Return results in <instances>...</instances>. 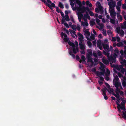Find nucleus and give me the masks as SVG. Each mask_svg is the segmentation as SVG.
<instances>
[{
    "label": "nucleus",
    "mask_w": 126,
    "mask_h": 126,
    "mask_svg": "<svg viewBox=\"0 0 126 126\" xmlns=\"http://www.w3.org/2000/svg\"><path fill=\"white\" fill-rule=\"evenodd\" d=\"M96 5L100 9L101 11L100 14H102L103 12V8L101 6L100 3L99 2H97L96 4Z\"/></svg>",
    "instance_id": "obj_11"
},
{
    "label": "nucleus",
    "mask_w": 126,
    "mask_h": 126,
    "mask_svg": "<svg viewBox=\"0 0 126 126\" xmlns=\"http://www.w3.org/2000/svg\"><path fill=\"white\" fill-rule=\"evenodd\" d=\"M99 26V30H101L103 29V28L104 27V25L103 24L101 23H99L98 24Z\"/></svg>",
    "instance_id": "obj_32"
},
{
    "label": "nucleus",
    "mask_w": 126,
    "mask_h": 126,
    "mask_svg": "<svg viewBox=\"0 0 126 126\" xmlns=\"http://www.w3.org/2000/svg\"><path fill=\"white\" fill-rule=\"evenodd\" d=\"M123 117L125 119H126V114L123 112V114L122 115Z\"/></svg>",
    "instance_id": "obj_53"
},
{
    "label": "nucleus",
    "mask_w": 126,
    "mask_h": 126,
    "mask_svg": "<svg viewBox=\"0 0 126 126\" xmlns=\"http://www.w3.org/2000/svg\"><path fill=\"white\" fill-rule=\"evenodd\" d=\"M120 52L121 55H124V54L126 55V49H125L124 51L123 50H121Z\"/></svg>",
    "instance_id": "obj_34"
},
{
    "label": "nucleus",
    "mask_w": 126,
    "mask_h": 126,
    "mask_svg": "<svg viewBox=\"0 0 126 126\" xmlns=\"http://www.w3.org/2000/svg\"><path fill=\"white\" fill-rule=\"evenodd\" d=\"M59 6L60 7L62 8H63V4L61 2H60L59 3Z\"/></svg>",
    "instance_id": "obj_45"
},
{
    "label": "nucleus",
    "mask_w": 126,
    "mask_h": 126,
    "mask_svg": "<svg viewBox=\"0 0 126 126\" xmlns=\"http://www.w3.org/2000/svg\"><path fill=\"white\" fill-rule=\"evenodd\" d=\"M95 20L96 22L98 24L100 23V20L98 18H96Z\"/></svg>",
    "instance_id": "obj_48"
},
{
    "label": "nucleus",
    "mask_w": 126,
    "mask_h": 126,
    "mask_svg": "<svg viewBox=\"0 0 126 126\" xmlns=\"http://www.w3.org/2000/svg\"><path fill=\"white\" fill-rule=\"evenodd\" d=\"M116 31L118 34H120V35L122 36H123L125 33L124 31L122 30H120L119 27L117 28Z\"/></svg>",
    "instance_id": "obj_9"
},
{
    "label": "nucleus",
    "mask_w": 126,
    "mask_h": 126,
    "mask_svg": "<svg viewBox=\"0 0 126 126\" xmlns=\"http://www.w3.org/2000/svg\"><path fill=\"white\" fill-rule=\"evenodd\" d=\"M102 61L103 62L106 64H109L108 61L106 59L105 57H103L102 59Z\"/></svg>",
    "instance_id": "obj_25"
},
{
    "label": "nucleus",
    "mask_w": 126,
    "mask_h": 126,
    "mask_svg": "<svg viewBox=\"0 0 126 126\" xmlns=\"http://www.w3.org/2000/svg\"><path fill=\"white\" fill-rule=\"evenodd\" d=\"M104 49L106 50H107L108 51H110L109 49V46L108 44H102Z\"/></svg>",
    "instance_id": "obj_16"
},
{
    "label": "nucleus",
    "mask_w": 126,
    "mask_h": 126,
    "mask_svg": "<svg viewBox=\"0 0 126 126\" xmlns=\"http://www.w3.org/2000/svg\"><path fill=\"white\" fill-rule=\"evenodd\" d=\"M87 6H88L89 7H91L92 5L91 3H90V2L88 1H87L85 2Z\"/></svg>",
    "instance_id": "obj_29"
},
{
    "label": "nucleus",
    "mask_w": 126,
    "mask_h": 126,
    "mask_svg": "<svg viewBox=\"0 0 126 126\" xmlns=\"http://www.w3.org/2000/svg\"><path fill=\"white\" fill-rule=\"evenodd\" d=\"M65 20L67 21H68L70 20L69 17L67 15L65 16Z\"/></svg>",
    "instance_id": "obj_42"
},
{
    "label": "nucleus",
    "mask_w": 126,
    "mask_h": 126,
    "mask_svg": "<svg viewBox=\"0 0 126 126\" xmlns=\"http://www.w3.org/2000/svg\"><path fill=\"white\" fill-rule=\"evenodd\" d=\"M64 25L67 28H69V27L68 25V24L66 23H64Z\"/></svg>",
    "instance_id": "obj_62"
},
{
    "label": "nucleus",
    "mask_w": 126,
    "mask_h": 126,
    "mask_svg": "<svg viewBox=\"0 0 126 126\" xmlns=\"http://www.w3.org/2000/svg\"><path fill=\"white\" fill-rule=\"evenodd\" d=\"M48 3H49L48 4V6L51 9H52V7H55V5L53 3H51V1L50 0H48Z\"/></svg>",
    "instance_id": "obj_15"
},
{
    "label": "nucleus",
    "mask_w": 126,
    "mask_h": 126,
    "mask_svg": "<svg viewBox=\"0 0 126 126\" xmlns=\"http://www.w3.org/2000/svg\"><path fill=\"white\" fill-rule=\"evenodd\" d=\"M84 17H85L87 19H88L89 20L90 19V17L89 16L88 13L87 12H86V14H84Z\"/></svg>",
    "instance_id": "obj_28"
},
{
    "label": "nucleus",
    "mask_w": 126,
    "mask_h": 126,
    "mask_svg": "<svg viewBox=\"0 0 126 126\" xmlns=\"http://www.w3.org/2000/svg\"><path fill=\"white\" fill-rule=\"evenodd\" d=\"M89 14L91 16H93L94 15V13L91 11H90L89 12Z\"/></svg>",
    "instance_id": "obj_49"
},
{
    "label": "nucleus",
    "mask_w": 126,
    "mask_h": 126,
    "mask_svg": "<svg viewBox=\"0 0 126 126\" xmlns=\"http://www.w3.org/2000/svg\"><path fill=\"white\" fill-rule=\"evenodd\" d=\"M114 53L112 55L113 58L115 59L117 56L119 54V51L118 50V49L117 48H115L114 50Z\"/></svg>",
    "instance_id": "obj_12"
},
{
    "label": "nucleus",
    "mask_w": 126,
    "mask_h": 126,
    "mask_svg": "<svg viewBox=\"0 0 126 126\" xmlns=\"http://www.w3.org/2000/svg\"><path fill=\"white\" fill-rule=\"evenodd\" d=\"M102 31V33L103 34V35L105 36H106L107 35L106 32V30L104 29H102L101 30Z\"/></svg>",
    "instance_id": "obj_38"
},
{
    "label": "nucleus",
    "mask_w": 126,
    "mask_h": 126,
    "mask_svg": "<svg viewBox=\"0 0 126 126\" xmlns=\"http://www.w3.org/2000/svg\"><path fill=\"white\" fill-rule=\"evenodd\" d=\"M84 32L86 37L88 40L91 41L92 40L94 39L95 36L94 34H91V36H90V33L87 30H85Z\"/></svg>",
    "instance_id": "obj_4"
},
{
    "label": "nucleus",
    "mask_w": 126,
    "mask_h": 126,
    "mask_svg": "<svg viewBox=\"0 0 126 126\" xmlns=\"http://www.w3.org/2000/svg\"><path fill=\"white\" fill-rule=\"evenodd\" d=\"M106 90H107L108 92L110 93H112L113 91V89L112 88H110V87L108 88V89H107L106 88Z\"/></svg>",
    "instance_id": "obj_31"
},
{
    "label": "nucleus",
    "mask_w": 126,
    "mask_h": 126,
    "mask_svg": "<svg viewBox=\"0 0 126 126\" xmlns=\"http://www.w3.org/2000/svg\"><path fill=\"white\" fill-rule=\"evenodd\" d=\"M117 75L119 76V77L120 78H121L122 77H123H123H123V75L119 72H118V73Z\"/></svg>",
    "instance_id": "obj_47"
},
{
    "label": "nucleus",
    "mask_w": 126,
    "mask_h": 126,
    "mask_svg": "<svg viewBox=\"0 0 126 126\" xmlns=\"http://www.w3.org/2000/svg\"><path fill=\"white\" fill-rule=\"evenodd\" d=\"M97 54L98 56H100L102 55V53L99 50H98Z\"/></svg>",
    "instance_id": "obj_51"
},
{
    "label": "nucleus",
    "mask_w": 126,
    "mask_h": 126,
    "mask_svg": "<svg viewBox=\"0 0 126 126\" xmlns=\"http://www.w3.org/2000/svg\"><path fill=\"white\" fill-rule=\"evenodd\" d=\"M97 47H99L100 50H102L103 49V48L102 47V44L100 40H98L97 41Z\"/></svg>",
    "instance_id": "obj_17"
},
{
    "label": "nucleus",
    "mask_w": 126,
    "mask_h": 126,
    "mask_svg": "<svg viewBox=\"0 0 126 126\" xmlns=\"http://www.w3.org/2000/svg\"><path fill=\"white\" fill-rule=\"evenodd\" d=\"M110 22L113 24H114L115 23V19H114L110 18Z\"/></svg>",
    "instance_id": "obj_33"
},
{
    "label": "nucleus",
    "mask_w": 126,
    "mask_h": 126,
    "mask_svg": "<svg viewBox=\"0 0 126 126\" xmlns=\"http://www.w3.org/2000/svg\"><path fill=\"white\" fill-rule=\"evenodd\" d=\"M72 0L74 2L76 1V3L79 5V6H80L82 5V4L81 1H80L79 0Z\"/></svg>",
    "instance_id": "obj_30"
},
{
    "label": "nucleus",
    "mask_w": 126,
    "mask_h": 126,
    "mask_svg": "<svg viewBox=\"0 0 126 126\" xmlns=\"http://www.w3.org/2000/svg\"><path fill=\"white\" fill-rule=\"evenodd\" d=\"M86 58L87 60V62L89 66L90 67H92L93 63V58H92L91 57H86Z\"/></svg>",
    "instance_id": "obj_6"
},
{
    "label": "nucleus",
    "mask_w": 126,
    "mask_h": 126,
    "mask_svg": "<svg viewBox=\"0 0 126 126\" xmlns=\"http://www.w3.org/2000/svg\"><path fill=\"white\" fill-rule=\"evenodd\" d=\"M93 55L94 57H97V54L94 51L93 52Z\"/></svg>",
    "instance_id": "obj_54"
},
{
    "label": "nucleus",
    "mask_w": 126,
    "mask_h": 126,
    "mask_svg": "<svg viewBox=\"0 0 126 126\" xmlns=\"http://www.w3.org/2000/svg\"><path fill=\"white\" fill-rule=\"evenodd\" d=\"M81 60H82V63L85 62V58L83 55H82L81 57Z\"/></svg>",
    "instance_id": "obj_41"
},
{
    "label": "nucleus",
    "mask_w": 126,
    "mask_h": 126,
    "mask_svg": "<svg viewBox=\"0 0 126 126\" xmlns=\"http://www.w3.org/2000/svg\"><path fill=\"white\" fill-rule=\"evenodd\" d=\"M109 11L110 13V16L112 17H114L115 16L116 13L114 10V9H109Z\"/></svg>",
    "instance_id": "obj_10"
},
{
    "label": "nucleus",
    "mask_w": 126,
    "mask_h": 126,
    "mask_svg": "<svg viewBox=\"0 0 126 126\" xmlns=\"http://www.w3.org/2000/svg\"><path fill=\"white\" fill-rule=\"evenodd\" d=\"M62 36H64V40L65 42H68H68H70L69 41V40L68 38H67V36L66 34L63 32H62Z\"/></svg>",
    "instance_id": "obj_20"
},
{
    "label": "nucleus",
    "mask_w": 126,
    "mask_h": 126,
    "mask_svg": "<svg viewBox=\"0 0 126 126\" xmlns=\"http://www.w3.org/2000/svg\"><path fill=\"white\" fill-rule=\"evenodd\" d=\"M115 91L116 94H113L117 98V101H116V103L117 105V108L119 111H120V109L125 110L124 105L125 101L120 96L119 93L120 91V89L118 88H116Z\"/></svg>",
    "instance_id": "obj_1"
},
{
    "label": "nucleus",
    "mask_w": 126,
    "mask_h": 126,
    "mask_svg": "<svg viewBox=\"0 0 126 126\" xmlns=\"http://www.w3.org/2000/svg\"><path fill=\"white\" fill-rule=\"evenodd\" d=\"M122 65H120L119 66H116V68L118 70H121V68H122Z\"/></svg>",
    "instance_id": "obj_35"
},
{
    "label": "nucleus",
    "mask_w": 126,
    "mask_h": 126,
    "mask_svg": "<svg viewBox=\"0 0 126 126\" xmlns=\"http://www.w3.org/2000/svg\"><path fill=\"white\" fill-rule=\"evenodd\" d=\"M123 79H122V84L123 86L125 88L126 86V78L124 77H123Z\"/></svg>",
    "instance_id": "obj_22"
},
{
    "label": "nucleus",
    "mask_w": 126,
    "mask_h": 126,
    "mask_svg": "<svg viewBox=\"0 0 126 126\" xmlns=\"http://www.w3.org/2000/svg\"><path fill=\"white\" fill-rule=\"evenodd\" d=\"M95 24L94 21H91L90 22V24L91 25H93Z\"/></svg>",
    "instance_id": "obj_46"
},
{
    "label": "nucleus",
    "mask_w": 126,
    "mask_h": 126,
    "mask_svg": "<svg viewBox=\"0 0 126 126\" xmlns=\"http://www.w3.org/2000/svg\"><path fill=\"white\" fill-rule=\"evenodd\" d=\"M122 8L124 9H126V4H123Z\"/></svg>",
    "instance_id": "obj_55"
},
{
    "label": "nucleus",
    "mask_w": 126,
    "mask_h": 126,
    "mask_svg": "<svg viewBox=\"0 0 126 126\" xmlns=\"http://www.w3.org/2000/svg\"><path fill=\"white\" fill-rule=\"evenodd\" d=\"M116 8L118 11V12H120V7L118 6H116Z\"/></svg>",
    "instance_id": "obj_56"
},
{
    "label": "nucleus",
    "mask_w": 126,
    "mask_h": 126,
    "mask_svg": "<svg viewBox=\"0 0 126 126\" xmlns=\"http://www.w3.org/2000/svg\"><path fill=\"white\" fill-rule=\"evenodd\" d=\"M99 64L101 66L100 67V69H101L102 71L103 72H105V70L104 68H105L108 71V73H110V72L108 70V69L105 68V66L101 62L99 63Z\"/></svg>",
    "instance_id": "obj_8"
},
{
    "label": "nucleus",
    "mask_w": 126,
    "mask_h": 126,
    "mask_svg": "<svg viewBox=\"0 0 126 126\" xmlns=\"http://www.w3.org/2000/svg\"><path fill=\"white\" fill-rule=\"evenodd\" d=\"M121 0H120L119 1H118L117 3V6H120L121 5Z\"/></svg>",
    "instance_id": "obj_44"
},
{
    "label": "nucleus",
    "mask_w": 126,
    "mask_h": 126,
    "mask_svg": "<svg viewBox=\"0 0 126 126\" xmlns=\"http://www.w3.org/2000/svg\"><path fill=\"white\" fill-rule=\"evenodd\" d=\"M116 39H117V42H119L120 41V39L119 37L118 36L116 37Z\"/></svg>",
    "instance_id": "obj_59"
},
{
    "label": "nucleus",
    "mask_w": 126,
    "mask_h": 126,
    "mask_svg": "<svg viewBox=\"0 0 126 126\" xmlns=\"http://www.w3.org/2000/svg\"><path fill=\"white\" fill-rule=\"evenodd\" d=\"M78 35L79 37V42H84L83 35L80 33H78Z\"/></svg>",
    "instance_id": "obj_21"
},
{
    "label": "nucleus",
    "mask_w": 126,
    "mask_h": 126,
    "mask_svg": "<svg viewBox=\"0 0 126 126\" xmlns=\"http://www.w3.org/2000/svg\"><path fill=\"white\" fill-rule=\"evenodd\" d=\"M87 43L88 46H89L90 47L92 45V43L90 41H88L87 42Z\"/></svg>",
    "instance_id": "obj_50"
},
{
    "label": "nucleus",
    "mask_w": 126,
    "mask_h": 126,
    "mask_svg": "<svg viewBox=\"0 0 126 126\" xmlns=\"http://www.w3.org/2000/svg\"><path fill=\"white\" fill-rule=\"evenodd\" d=\"M94 62L95 63H97L98 62V59L96 58H94Z\"/></svg>",
    "instance_id": "obj_63"
},
{
    "label": "nucleus",
    "mask_w": 126,
    "mask_h": 126,
    "mask_svg": "<svg viewBox=\"0 0 126 126\" xmlns=\"http://www.w3.org/2000/svg\"><path fill=\"white\" fill-rule=\"evenodd\" d=\"M106 88H105L102 90V91L103 92V94L104 96V98L106 100L108 99L107 96H106Z\"/></svg>",
    "instance_id": "obj_23"
},
{
    "label": "nucleus",
    "mask_w": 126,
    "mask_h": 126,
    "mask_svg": "<svg viewBox=\"0 0 126 126\" xmlns=\"http://www.w3.org/2000/svg\"><path fill=\"white\" fill-rule=\"evenodd\" d=\"M85 11H86L89 12L90 11V9L87 6L86 7H85Z\"/></svg>",
    "instance_id": "obj_52"
},
{
    "label": "nucleus",
    "mask_w": 126,
    "mask_h": 126,
    "mask_svg": "<svg viewBox=\"0 0 126 126\" xmlns=\"http://www.w3.org/2000/svg\"><path fill=\"white\" fill-rule=\"evenodd\" d=\"M107 33L109 35H111V36L112 35V33L111 32V31H108L107 32Z\"/></svg>",
    "instance_id": "obj_60"
},
{
    "label": "nucleus",
    "mask_w": 126,
    "mask_h": 126,
    "mask_svg": "<svg viewBox=\"0 0 126 126\" xmlns=\"http://www.w3.org/2000/svg\"><path fill=\"white\" fill-rule=\"evenodd\" d=\"M71 26L72 28L74 30H75L76 29H77L79 31H80V28L79 25L76 26L75 25H71Z\"/></svg>",
    "instance_id": "obj_18"
},
{
    "label": "nucleus",
    "mask_w": 126,
    "mask_h": 126,
    "mask_svg": "<svg viewBox=\"0 0 126 126\" xmlns=\"http://www.w3.org/2000/svg\"><path fill=\"white\" fill-rule=\"evenodd\" d=\"M93 55L92 50L91 49H88L87 50V53L86 54V57H91Z\"/></svg>",
    "instance_id": "obj_24"
},
{
    "label": "nucleus",
    "mask_w": 126,
    "mask_h": 126,
    "mask_svg": "<svg viewBox=\"0 0 126 126\" xmlns=\"http://www.w3.org/2000/svg\"><path fill=\"white\" fill-rule=\"evenodd\" d=\"M79 44L80 48L82 50H84L85 47L84 42H79Z\"/></svg>",
    "instance_id": "obj_14"
},
{
    "label": "nucleus",
    "mask_w": 126,
    "mask_h": 126,
    "mask_svg": "<svg viewBox=\"0 0 126 126\" xmlns=\"http://www.w3.org/2000/svg\"><path fill=\"white\" fill-rule=\"evenodd\" d=\"M81 25L83 26H87L88 25V23H87V21H85L83 22V21L81 22Z\"/></svg>",
    "instance_id": "obj_27"
},
{
    "label": "nucleus",
    "mask_w": 126,
    "mask_h": 126,
    "mask_svg": "<svg viewBox=\"0 0 126 126\" xmlns=\"http://www.w3.org/2000/svg\"><path fill=\"white\" fill-rule=\"evenodd\" d=\"M103 52L104 55L107 56L108 59L110 61V62L112 63H115L116 61V60L115 59L113 58V57L112 55L110 56V53L108 52H107L103 50Z\"/></svg>",
    "instance_id": "obj_3"
},
{
    "label": "nucleus",
    "mask_w": 126,
    "mask_h": 126,
    "mask_svg": "<svg viewBox=\"0 0 126 126\" xmlns=\"http://www.w3.org/2000/svg\"><path fill=\"white\" fill-rule=\"evenodd\" d=\"M70 4L71 6L72 7H73L74 6V3L73 2H74L72 0H70Z\"/></svg>",
    "instance_id": "obj_43"
},
{
    "label": "nucleus",
    "mask_w": 126,
    "mask_h": 126,
    "mask_svg": "<svg viewBox=\"0 0 126 126\" xmlns=\"http://www.w3.org/2000/svg\"><path fill=\"white\" fill-rule=\"evenodd\" d=\"M111 41H112L115 42L116 41V38L114 37H112V38Z\"/></svg>",
    "instance_id": "obj_61"
},
{
    "label": "nucleus",
    "mask_w": 126,
    "mask_h": 126,
    "mask_svg": "<svg viewBox=\"0 0 126 126\" xmlns=\"http://www.w3.org/2000/svg\"><path fill=\"white\" fill-rule=\"evenodd\" d=\"M56 11L58 12V13H60L61 12H62L61 10H60L58 8L56 7Z\"/></svg>",
    "instance_id": "obj_58"
},
{
    "label": "nucleus",
    "mask_w": 126,
    "mask_h": 126,
    "mask_svg": "<svg viewBox=\"0 0 126 126\" xmlns=\"http://www.w3.org/2000/svg\"><path fill=\"white\" fill-rule=\"evenodd\" d=\"M41 0L43 2H44L47 6V2L45 0Z\"/></svg>",
    "instance_id": "obj_57"
},
{
    "label": "nucleus",
    "mask_w": 126,
    "mask_h": 126,
    "mask_svg": "<svg viewBox=\"0 0 126 126\" xmlns=\"http://www.w3.org/2000/svg\"><path fill=\"white\" fill-rule=\"evenodd\" d=\"M121 28L122 29H126V21H125L123 23H121L120 25Z\"/></svg>",
    "instance_id": "obj_26"
},
{
    "label": "nucleus",
    "mask_w": 126,
    "mask_h": 126,
    "mask_svg": "<svg viewBox=\"0 0 126 126\" xmlns=\"http://www.w3.org/2000/svg\"><path fill=\"white\" fill-rule=\"evenodd\" d=\"M110 1L108 2V5L110 7L109 9H114L116 5V2L113 0H110Z\"/></svg>",
    "instance_id": "obj_7"
},
{
    "label": "nucleus",
    "mask_w": 126,
    "mask_h": 126,
    "mask_svg": "<svg viewBox=\"0 0 126 126\" xmlns=\"http://www.w3.org/2000/svg\"><path fill=\"white\" fill-rule=\"evenodd\" d=\"M78 18H81L83 16V15L81 13L78 12Z\"/></svg>",
    "instance_id": "obj_37"
},
{
    "label": "nucleus",
    "mask_w": 126,
    "mask_h": 126,
    "mask_svg": "<svg viewBox=\"0 0 126 126\" xmlns=\"http://www.w3.org/2000/svg\"><path fill=\"white\" fill-rule=\"evenodd\" d=\"M123 43L122 42H119L117 44V46L118 47H121L123 46Z\"/></svg>",
    "instance_id": "obj_36"
},
{
    "label": "nucleus",
    "mask_w": 126,
    "mask_h": 126,
    "mask_svg": "<svg viewBox=\"0 0 126 126\" xmlns=\"http://www.w3.org/2000/svg\"><path fill=\"white\" fill-rule=\"evenodd\" d=\"M122 61V62H121V63L122 64H124L126 63V61L125 60H124Z\"/></svg>",
    "instance_id": "obj_64"
},
{
    "label": "nucleus",
    "mask_w": 126,
    "mask_h": 126,
    "mask_svg": "<svg viewBox=\"0 0 126 126\" xmlns=\"http://www.w3.org/2000/svg\"><path fill=\"white\" fill-rule=\"evenodd\" d=\"M69 32H70V33L71 34H72L73 33V34H75L76 35V37H77V35L75 34L76 32H75V31H74L73 30H71L70 29L69 30Z\"/></svg>",
    "instance_id": "obj_39"
},
{
    "label": "nucleus",
    "mask_w": 126,
    "mask_h": 126,
    "mask_svg": "<svg viewBox=\"0 0 126 126\" xmlns=\"http://www.w3.org/2000/svg\"><path fill=\"white\" fill-rule=\"evenodd\" d=\"M105 72H103L102 71L101 72H99L97 73V75L99 77L101 80V81H103L104 80V79L103 77H102V76L104 75V74Z\"/></svg>",
    "instance_id": "obj_13"
},
{
    "label": "nucleus",
    "mask_w": 126,
    "mask_h": 126,
    "mask_svg": "<svg viewBox=\"0 0 126 126\" xmlns=\"http://www.w3.org/2000/svg\"><path fill=\"white\" fill-rule=\"evenodd\" d=\"M121 72L123 74L124 73V72H126V69L124 68H123V67L122 66V68H121Z\"/></svg>",
    "instance_id": "obj_40"
},
{
    "label": "nucleus",
    "mask_w": 126,
    "mask_h": 126,
    "mask_svg": "<svg viewBox=\"0 0 126 126\" xmlns=\"http://www.w3.org/2000/svg\"><path fill=\"white\" fill-rule=\"evenodd\" d=\"M68 44L70 46H72L73 47V52L75 54L78 51V46H75L74 44L71 42H68Z\"/></svg>",
    "instance_id": "obj_5"
},
{
    "label": "nucleus",
    "mask_w": 126,
    "mask_h": 126,
    "mask_svg": "<svg viewBox=\"0 0 126 126\" xmlns=\"http://www.w3.org/2000/svg\"><path fill=\"white\" fill-rule=\"evenodd\" d=\"M81 5L80 6H79V9H77V10L80 11L82 13H84L85 11V7L84 6H83L81 7Z\"/></svg>",
    "instance_id": "obj_19"
},
{
    "label": "nucleus",
    "mask_w": 126,
    "mask_h": 126,
    "mask_svg": "<svg viewBox=\"0 0 126 126\" xmlns=\"http://www.w3.org/2000/svg\"><path fill=\"white\" fill-rule=\"evenodd\" d=\"M119 79L117 76H115L114 79L113 83L116 88H118L119 87L121 89H123L120 82L119 81Z\"/></svg>",
    "instance_id": "obj_2"
}]
</instances>
